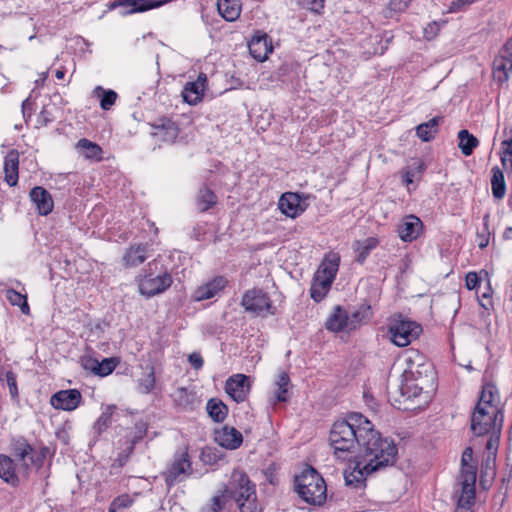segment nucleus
I'll return each mask as SVG.
<instances>
[{"label":"nucleus","instance_id":"nucleus-1","mask_svg":"<svg viewBox=\"0 0 512 512\" xmlns=\"http://www.w3.org/2000/svg\"><path fill=\"white\" fill-rule=\"evenodd\" d=\"M360 441V447L355 456L360 459L362 469L378 472L396 462L398 454L396 444L392 439L376 431L371 422L370 430L366 431Z\"/></svg>","mask_w":512,"mask_h":512},{"label":"nucleus","instance_id":"nucleus-2","mask_svg":"<svg viewBox=\"0 0 512 512\" xmlns=\"http://www.w3.org/2000/svg\"><path fill=\"white\" fill-rule=\"evenodd\" d=\"M370 430V421L360 413H351L347 418L333 423L329 433V443L334 455L346 460L360 447V438Z\"/></svg>","mask_w":512,"mask_h":512},{"label":"nucleus","instance_id":"nucleus-3","mask_svg":"<svg viewBox=\"0 0 512 512\" xmlns=\"http://www.w3.org/2000/svg\"><path fill=\"white\" fill-rule=\"evenodd\" d=\"M295 490L300 498L311 505H321L326 500L325 481L312 467L295 477Z\"/></svg>","mask_w":512,"mask_h":512},{"label":"nucleus","instance_id":"nucleus-4","mask_svg":"<svg viewBox=\"0 0 512 512\" xmlns=\"http://www.w3.org/2000/svg\"><path fill=\"white\" fill-rule=\"evenodd\" d=\"M405 363L403 380L419 381L432 385L434 379L433 365L422 353L416 350L407 351Z\"/></svg>","mask_w":512,"mask_h":512},{"label":"nucleus","instance_id":"nucleus-5","mask_svg":"<svg viewBox=\"0 0 512 512\" xmlns=\"http://www.w3.org/2000/svg\"><path fill=\"white\" fill-rule=\"evenodd\" d=\"M503 413L500 409L475 407L471 416V430L474 435L482 436L490 431L501 432Z\"/></svg>","mask_w":512,"mask_h":512},{"label":"nucleus","instance_id":"nucleus-6","mask_svg":"<svg viewBox=\"0 0 512 512\" xmlns=\"http://www.w3.org/2000/svg\"><path fill=\"white\" fill-rule=\"evenodd\" d=\"M192 464L187 449L175 452L171 463L163 472L167 487H172L187 479L192 474Z\"/></svg>","mask_w":512,"mask_h":512},{"label":"nucleus","instance_id":"nucleus-7","mask_svg":"<svg viewBox=\"0 0 512 512\" xmlns=\"http://www.w3.org/2000/svg\"><path fill=\"white\" fill-rule=\"evenodd\" d=\"M388 332L395 345L405 347L418 338L422 327L415 321L399 318L390 323Z\"/></svg>","mask_w":512,"mask_h":512},{"label":"nucleus","instance_id":"nucleus-8","mask_svg":"<svg viewBox=\"0 0 512 512\" xmlns=\"http://www.w3.org/2000/svg\"><path fill=\"white\" fill-rule=\"evenodd\" d=\"M227 499H234L236 502L243 501L247 497L256 494V486L251 482L248 475L240 470H234L230 481L223 490Z\"/></svg>","mask_w":512,"mask_h":512},{"label":"nucleus","instance_id":"nucleus-9","mask_svg":"<svg viewBox=\"0 0 512 512\" xmlns=\"http://www.w3.org/2000/svg\"><path fill=\"white\" fill-rule=\"evenodd\" d=\"M241 305L247 312L260 317H266L274 313L268 294L261 289L254 288L246 291L243 294Z\"/></svg>","mask_w":512,"mask_h":512},{"label":"nucleus","instance_id":"nucleus-10","mask_svg":"<svg viewBox=\"0 0 512 512\" xmlns=\"http://www.w3.org/2000/svg\"><path fill=\"white\" fill-rule=\"evenodd\" d=\"M172 284L171 275L167 272L158 275H145L139 280V291L142 295L152 297L162 293Z\"/></svg>","mask_w":512,"mask_h":512},{"label":"nucleus","instance_id":"nucleus-11","mask_svg":"<svg viewBox=\"0 0 512 512\" xmlns=\"http://www.w3.org/2000/svg\"><path fill=\"white\" fill-rule=\"evenodd\" d=\"M476 471L470 466L462 469L461 473V494L458 499V506L463 509H470L475 503Z\"/></svg>","mask_w":512,"mask_h":512},{"label":"nucleus","instance_id":"nucleus-12","mask_svg":"<svg viewBox=\"0 0 512 512\" xmlns=\"http://www.w3.org/2000/svg\"><path fill=\"white\" fill-rule=\"evenodd\" d=\"M512 72V39H509L493 61V76L500 82L505 83Z\"/></svg>","mask_w":512,"mask_h":512},{"label":"nucleus","instance_id":"nucleus-13","mask_svg":"<svg viewBox=\"0 0 512 512\" xmlns=\"http://www.w3.org/2000/svg\"><path fill=\"white\" fill-rule=\"evenodd\" d=\"M82 401V395L77 389L60 390L50 398V404L58 410L73 411Z\"/></svg>","mask_w":512,"mask_h":512},{"label":"nucleus","instance_id":"nucleus-14","mask_svg":"<svg viewBox=\"0 0 512 512\" xmlns=\"http://www.w3.org/2000/svg\"><path fill=\"white\" fill-rule=\"evenodd\" d=\"M249 389V377L244 374L229 377L225 384L226 393L238 403L246 399Z\"/></svg>","mask_w":512,"mask_h":512},{"label":"nucleus","instance_id":"nucleus-15","mask_svg":"<svg viewBox=\"0 0 512 512\" xmlns=\"http://www.w3.org/2000/svg\"><path fill=\"white\" fill-rule=\"evenodd\" d=\"M248 48L251 56L263 62L267 59L268 54L272 52L273 46L269 36L261 31H257L248 43Z\"/></svg>","mask_w":512,"mask_h":512},{"label":"nucleus","instance_id":"nucleus-16","mask_svg":"<svg viewBox=\"0 0 512 512\" xmlns=\"http://www.w3.org/2000/svg\"><path fill=\"white\" fill-rule=\"evenodd\" d=\"M423 224L415 215L405 216L398 225V235L404 242H412L418 238L422 231Z\"/></svg>","mask_w":512,"mask_h":512},{"label":"nucleus","instance_id":"nucleus-17","mask_svg":"<svg viewBox=\"0 0 512 512\" xmlns=\"http://www.w3.org/2000/svg\"><path fill=\"white\" fill-rule=\"evenodd\" d=\"M153 135L165 142H173L179 134L177 124L169 118H160L152 124Z\"/></svg>","mask_w":512,"mask_h":512},{"label":"nucleus","instance_id":"nucleus-18","mask_svg":"<svg viewBox=\"0 0 512 512\" xmlns=\"http://www.w3.org/2000/svg\"><path fill=\"white\" fill-rule=\"evenodd\" d=\"M29 196L40 215L46 216L52 212L54 202L51 194L45 188L36 186L30 191Z\"/></svg>","mask_w":512,"mask_h":512},{"label":"nucleus","instance_id":"nucleus-19","mask_svg":"<svg viewBox=\"0 0 512 512\" xmlns=\"http://www.w3.org/2000/svg\"><path fill=\"white\" fill-rule=\"evenodd\" d=\"M118 363L119 360L115 357L104 358L102 361L89 357L84 359L83 367L97 376L105 377L114 371Z\"/></svg>","mask_w":512,"mask_h":512},{"label":"nucleus","instance_id":"nucleus-20","mask_svg":"<svg viewBox=\"0 0 512 512\" xmlns=\"http://www.w3.org/2000/svg\"><path fill=\"white\" fill-rule=\"evenodd\" d=\"M215 441L221 446L229 450L240 447L243 442L242 434L234 427L224 426L216 431Z\"/></svg>","mask_w":512,"mask_h":512},{"label":"nucleus","instance_id":"nucleus-21","mask_svg":"<svg viewBox=\"0 0 512 512\" xmlns=\"http://www.w3.org/2000/svg\"><path fill=\"white\" fill-rule=\"evenodd\" d=\"M227 281L224 277L218 276L199 286L193 295L196 301H203L216 296L226 286Z\"/></svg>","mask_w":512,"mask_h":512},{"label":"nucleus","instance_id":"nucleus-22","mask_svg":"<svg viewBox=\"0 0 512 512\" xmlns=\"http://www.w3.org/2000/svg\"><path fill=\"white\" fill-rule=\"evenodd\" d=\"M278 207L284 215L291 218H295L303 211L300 196L293 192L282 194L278 201Z\"/></svg>","mask_w":512,"mask_h":512},{"label":"nucleus","instance_id":"nucleus-23","mask_svg":"<svg viewBox=\"0 0 512 512\" xmlns=\"http://www.w3.org/2000/svg\"><path fill=\"white\" fill-rule=\"evenodd\" d=\"M325 327L331 332H350L348 329V312L341 306H336L327 318Z\"/></svg>","mask_w":512,"mask_h":512},{"label":"nucleus","instance_id":"nucleus-24","mask_svg":"<svg viewBox=\"0 0 512 512\" xmlns=\"http://www.w3.org/2000/svg\"><path fill=\"white\" fill-rule=\"evenodd\" d=\"M148 258V246L146 244L131 245L123 255V264L127 268L136 267Z\"/></svg>","mask_w":512,"mask_h":512},{"label":"nucleus","instance_id":"nucleus-25","mask_svg":"<svg viewBox=\"0 0 512 512\" xmlns=\"http://www.w3.org/2000/svg\"><path fill=\"white\" fill-rule=\"evenodd\" d=\"M166 2V0H120L114 2L111 5V8H115L117 6H129L130 9L127 11V13L131 14L158 8L164 5Z\"/></svg>","mask_w":512,"mask_h":512},{"label":"nucleus","instance_id":"nucleus-26","mask_svg":"<svg viewBox=\"0 0 512 512\" xmlns=\"http://www.w3.org/2000/svg\"><path fill=\"white\" fill-rule=\"evenodd\" d=\"M375 471L362 469L360 466V459L355 456V465L351 471H346L344 475L345 484L354 488H359L364 485L367 476Z\"/></svg>","mask_w":512,"mask_h":512},{"label":"nucleus","instance_id":"nucleus-27","mask_svg":"<svg viewBox=\"0 0 512 512\" xmlns=\"http://www.w3.org/2000/svg\"><path fill=\"white\" fill-rule=\"evenodd\" d=\"M75 150L79 157H83L87 160H102V148L89 139H80L75 144Z\"/></svg>","mask_w":512,"mask_h":512},{"label":"nucleus","instance_id":"nucleus-28","mask_svg":"<svg viewBox=\"0 0 512 512\" xmlns=\"http://www.w3.org/2000/svg\"><path fill=\"white\" fill-rule=\"evenodd\" d=\"M206 75L200 74L197 81L188 82L183 91V98L188 104H196L201 100L204 90Z\"/></svg>","mask_w":512,"mask_h":512},{"label":"nucleus","instance_id":"nucleus-29","mask_svg":"<svg viewBox=\"0 0 512 512\" xmlns=\"http://www.w3.org/2000/svg\"><path fill=\"white\" fill-rule=\"evenodd\" d=\"M339 263L340 257L337 254H330L325 257L315 274L333 282L339 269Z\"/></svg>","mask_w":512,"mask_h":512},{"label":"nucleus","instance_id":"nucleus-30","mask_svg":"<svg viewBox=\"0 0 512 512\" xmlns=\"http://www.w3.org/2000/svg\"><path fill=\"white\" fill-rule=\"evenodd\" d=\"M371 315V307L367 304H362L352 312L348 313V329L350 332L367 323L371 318Z\"/></svg>","mask_w":512,"mask_h":512},{"label":"nucleus","instance_id":"nucleus-31","mask_svg":"<svg viewBox=\"0 0 512 512\" xmlns=\"http://www.w3.org/2000/svg\"><path fill=\"white\" fill-rule=\"evenodd\" d=\"M431 386L432 385L430 384L419 381L403 380L398 390L401 397H403L405 400H409L420 397L424 390Z\"/></svg>","mask_w":512,"mask_h":512},{"label":"nucleus","instance_id":"nucleus-32","mask_svg":"<svg viewBox=\"0 0 512 512\" xmlns=\"http://www.w3.org/2000/svg\"><path fill=\"white\" fill-rule=\"evenodd\" d=\"M217 9L226 21L233 22L240 16L241 3L239 0H218Z\"/></svg>","mask_w":512,"mask_h":512},{"label":"nucleus","instance_id":"nucleus-33","mask_svg":"<svg viewBox=\"0 0 512 512\" xmlns=\"http://www.w3.org/2000/svg\"><path fill=\"white\" fill-rule=\"evenodd\" d=\"M498 389L494 384L488 383L483 386L478 403L475 407L486 409H499L495 403L498 399Z\"/></svg>","mask_w":512,"mask_h":512},{"label":"nucleus","instance_id":"nucleus-34","mask_svg":"<svg viewBox=\"0 0 512 512\" xmlns=\"http://www.w3.org/2000/svg\"><path fill=\"white\" fill-rule=\"evenodd\" d=\"M0 478L12 486H17L19 483L13 460L4 454L0 455Z\"/></svg>","mask_w":512,"mask_h":512},{"label":"nucleus","instance_id":"nucleus-35","mask_svg":"<svg viewBox=\"0 0 512 512\" xmlns=\"http://www.w3.org/2000/svg\"><path fill=\"white\" fill-rule=\"evenodd\" d=\"M148 424L145 421H138L131 432L126 436L129 446L125 449V457L128 458L134 451V446L140 442L147 433Z\"/></svg>","mask_w":512,"mask_h":512},{"label":"nucleus","instance_id":"nucleus-36","mask_svg":"<svg viewBox=\"0 0 512 512\" xmlns=\"http://www.w3.org/2000/svg\"><path fill=\"white\" fill-rule=\"evenodd\" d=\"M441 121L442 117L436 116L430 119L428 122L419 124L416 128L417 136L425 142L430 141L438 132V125Z\"/></svg>","mask_w":512,"mask_h":512},{"label":"nucleus","instance_id":"nucleus-37","mask_svg":"<svg viewBox=\"0 0 512 512\" xmlns=\"http://www.w3.org/2000/svg\"><path fill=\"white\" fill-rule=\"evenodd\" d=\"M491 190L492 195L496 199H502L506 193V182L503 171L498 167L494 166L491 170Z\"/></svg>","mask_w":512,"mask_h":512},{"label":"nucleus","instance_id":"nucleus-38","mask_svg":"<svg viewBox=\"0 0 512 512\" xmlns=\"http://www.w3.org/2000/svg\"><path fill=\"white\" fill-rule=\"evenodd\" d=\"M426 169L425 162H419L417 165L407 166L401 171L402 182L407 186L408 190H410L409 186L411 184L421 179Z\"/></svg>","mask_w":512,"mask_h":512},{"label":"nucleus","instance_id":"nucleus-39","mask_svg":"<svg viewBox=\"0 0 512 512\" xmlns=\"http://www.w3.org/2000/svg\"><path fill=\"white\" fill-rule=\"evenodd\" d=\"M332 283L333 282H330L329 280L321 278L315 274L310 288L311 298L316 302L323 300L328 293Z\"/></svg>","mask_w":512,"mask_h":512},{"label":"nucleus","instance_id":"nucleus-40","mask_svg":"<svg viewBox=\"0 0 512 512\" xmlns=\"http://www.w3.org/2000/svg\"><path fill=\"white\" fill-rule=\"evenodd\" d=\"M217 202L215 193L206 187L199 189L196 196V206L200 212H206Z\"/></svg>","mask_w":512,"mask_h":512},{"label":"nucleus","instance_id":"nucleus-41","mask_svg":"<svg viewBox=\"0 0 512 512\" xmlns=\"http://www.w3.org/2000/svg\"><path fill=\"white\" fill-rule=\"evenodd\" d=\"M379 242L374 237H369L363 241H356L354 249L357 252L356 261L360 264L364 263L370 252L378 246Z\"/></svg>","mask_w":512,"mask_h":512},{"label":"nucleus","instance_id":"nucleus-42","mask_svg":"<svg viewBox=\"0 0 512 512\" xmlns=\"http://www.w3.org/2000/svg\"><path fill=\"white\" fill-rule=\"evenodd\" d=\"M206 410L211 419L215 422H222L227 417V406L218 399L212 398L207 402Z\"/></svg>","mask_w":512,"mask_h":512},{"label":"nucleus","instance_id":"nucleus-43","mask_svg":"<svg viewBox=\"0 0 512 512\" xmlns=\"http://www.w3.org/2000/svg\"><path fill=\"white\" fill-rule=\"evenodd\" d=\"M33 449L34 448L25 439H19L15 441L13 445V454L18 462L22 463L23 466L28 468V459Z\"/></svg>","mask_w":512,"mask_h":512},{"label":"nucleus","instance_id":"nucleus-44","mask_svg":"<svg viewBox=\"0 0 512 512\" xmlns=\"http://www.w3.org/2000/svg\"><path fill=\"white\" fill-rule=\"evenodd\" d=\"M5 296H6V299L8 300V302L12 306L19 307L21 312L24 315H29L30 314V307H29V304H28V300H27V295L26 294H22V293L14 290L12 288H9V289L5 290Z\"/></svg>","mask_w":512,"mask_h":512},{"label":"nucleus","instance_id":"nucleus-45","mask_svg":"<svg viewBox=\"0 0 512 512\" xmlns=\"http://www.w3.org/2000/svg\"><path fill=\"white\" fill-rule=\"evenodd\" d=\"M115 410L116 406L114 405H108L103 409L101 415L93 425V430L97 435H101L112 424V415Z\"/></svg>","mask_w":512,"mask_h":512},{"label":"nucleus","instance_id":"nucleus-46","mask_svg":"<svg viewBox=\"0 0 512 512\" xmlns=\"http://www.w3.org/2000/svg\"><path fill=\"white\" fill-rule=\"evenodd\" d=\"M459 148L465 156H470L474 148L478 145V139L473 136L468 130H460L458 133Z\"/></svg>","mask_w":512,"mask_h":512},{"label":"nucleus","instance_id":"nucleus-47","mask_svg":"<svg viewBox=\"0 0 512 512\" xmlns=\"http://www.w3.org/2000/svg\"><path fill=\"white\" fill-rule=\"evenodd\" d=\"M94 93L98 96L101 95L100 107L103 110H110L116 102L117 93L114 90H105L101 86H97Z\"/></svg>","mask_w":512,"mask_h":512},{"label":"nucleus","instance_id":"nucleus-48","mask_svg":"<svg viewBox=\"0 0 512 512\" xmlns=\"http://www.w3.org/2000/svg\"><path fill=\"white\" fill-rule=\"evenodd\" d=\"M134 503V499L128 494H122L116 497L110 504L108 512H122L130 508Z\"/></svg>","mask_w":512,"mask_h":512},{"label":"nucleus","instance_id":"nucleus-49","mask_svg":"<svg viewBox=\"0 0 512 512\" xmlns=\"http://www.w3.org/2000/svg\"><path fill=\"white\" fill-rule=\"evenodd\" d=\"M19 162H4V174L6 183L13 187L18 183Z\"/></svg>","mask_w":512,"mask_h":512},{"label":"nucleus","instance_id":"nucleus-50","mask_svg":"<svg viewBox=\"0 0 512 512\" xmlns=\"http://www.w3.org/2000/svg\"><path fill=\"white\" fill-rule=\"evenodd\" d=\"M227 500L225 493L220 491L218 494L213 496L211 502L202 509V512H221L224 509Z\"/></svg>","mask_w":512,"mask_h":512},{"label":"nucleus","instance_id":"nucleus-51","mask_svg":"<svg viewBox=\"0 0 512 512\" xmlns=\"http://www.w3.org/2000/svg\"><path fill=\"white\" fill-rule=\"evenodd\" d=\"M155 386L154 368L150 367L149 371L139 379V390L143 394L150 393Z\"/></svg>","mask_w":512,"mask_h":512},{"label":"nucleus","instance_id":"nucleus-52","mask_svg":"<svg viewBox=\"0 0 512 512\" xmlns=\"http://www.w3.org/2000/svg\"><path fill=\"white\" fill-rule=\"evenodd\" d=\"M483 230L477 232L476 242L480 249H483L489 244V214L483 216Z\"/></svg>","mask_w":512,"mask_h":512},{"label":"nucleus","instance_id":"nucleus-53","mask_svg":"<svg viewBox=\"0 0 512 512\" xmlns=\"http://www.w3.org/2000/svg\"><path fill=\"white\" fill-rule=\"evenodd\" d=\"M236 503L238 504L240 512H262V508L258 504L256 494Z\"/></svg>","mask_w":512,"mask_h":512},{"label":"nucleus","instance_id":"nucleus-54","mask_svg":"<svg viewBox=\"0 0 512 512\" xmlns=\"http://www.w3.org/2000/svg\"><path fill=\"white\" fill-rule=\"evenodd\" d=\"M48 451L47 447H42L40 450L33 449L28 459L29 467L31 466L37 469L41 468L44 464Z\"/></svg>","mask_w":512,"mask_h":512},{"label":"nucleus","instance_id":"nucleus-55","mask_svg":"<svg viewBox=\"0 0 512 512\" xmlns=\"http://www.w3.org/2000/svg\"><path fill=\"white\" fill-rule=\"evenodd\" d=\"M0 381H5L9 387V392L12 398L18 396V387L16 382V375L13 371L8 370L0 373Z\"/></svg>","mask_w":512,"mask_h":512},{"label":"nucleus","instance_id":"nucleus-56","mask_svg":"<svg viewBox=\"0 0 512 512\" xmlns=\"http://www.w3.org/2000/svg\"><path fill=\"white\" fill-rule=\"evenodd\" d=\"M409 3L410 0H390L385 16L393 17L394 14L405 11Z\"/></svg>","mask_w":512,"mask_h":512},{"label":"nucleus","instance_id":"nucleus-57","mask_svg":"<svg viewBox=\"0 0 512 512\" xmlns=\"http://www.w3.org/2000/svg\"><path fill=\"white\" fill-rule=\"evenodd\" d=\"M219 458L220 456L214 448L205 447L201 452V459L206 464H214L219 460Z\"/></svg>","mask_w":512,"mask_h":512},{"label":"nucleus","instance_id":"nucleus-58","mask_svg":"<svg viewBox=\"0 0 512 512\" xmlns=\"http://www.w3.org/2000/svg\"><path fill=\"white\" fill-rule=\"evenodd\" d=\"M55 117L53 112L48 107H43L38 115L37 122L41 126H47L49 123L54 121Z\"/></svg>","mask_w":512,"mask_h":512},{"label":"nucleus","instance_id":"nucleus-59","mask_svg":"<svg viewBox=\"0 0 512 512\" xmlns=\"http://www.w3.org/2000/svg\"><path fill=\"white\" fill-rule=\"evenodd\" d=\"M500 433L501 432H498L496 433V431H490L488 434H490V437L486 443V449L489 451V452H493L495 453L498 449V446H499V441H500Z\"/></svg>","mask_w":512,"mask_h":512},{"label":"nucleus","instance_id":"nucleus-60","mask_svg":"<svg viewBox=\"0 0 512 512\" xmlns=\"http://www.w3.org/2000/svg\"><path fill=\"white\" fill-rule=\"evenodd\" d=\"M304 8L309 9L315 13H320L324 7L325 0H300Z\"/></svg>","mask_w":512,"mask_h":512},{"label":"nucleus","instance_id":"nucleus-61","mask_svg":"<svg viewBox=\"0 0 512 512\" xmlns=\"http://www.w3.org/2000/svg\"><path fill=\"white\" fill-rule=\"evenodd\" d=\"M500 160H512V139L501 143Z\"/></svg>","mask_w":512,"mask_h":512},{"label":"nucleus","instance_id":"nucleus-62","mask_svg":"<svg viewBox=\"0 0 512 512\" xmlns=\"http://www.w3.org/2000/svg\"><path fill=\"white\" fill-rule=\"evenodd\" d=\"M188 361H189L190 365L196 370L201 369L204 364V360H203L201 354L197 353V352L191 353L188 357Z\"/></svg>","mask_w":512,"mask_h":512},{"label":"nucleus","instance_id":"nucleus-63","mask_svg":"<svg viewBox=\"0 0 512 512\" xmlns=\"http://www.w3.org/2000/svg\"><path fill=\"white\" fill-rule=\"evenodd\" d=\"M290 383V378L286 372H281L278 376V379L275 383L276 388L279 389H288V385Z\"/></svg>","mask_w":512,"mask_h":512},{"label":"nucleus","instance_id":"nucleus-64","mask_svg":"<svg viewBox=\"0 0 512 512\" xmlns=\"http://www.w3.org/2000/svg\"><path fill=\"white\" fill-rule=\"evenodd\" d=\"M479 284V278L476 273L469 272L466 276V286L469 290L475 289Z\"/></svg>","mask_w":512,"mask_h":512}]
</instances>
